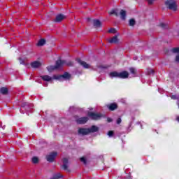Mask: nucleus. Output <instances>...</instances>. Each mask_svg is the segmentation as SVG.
Segmentation results:
<instances>
[{"label": "nucleus", "instance_id": "f257e3e1", "mask_svg": "<svg viewBox=\"0 0 179 179\" xmlns=\"http://www.w3.org/2000/svg\"><path fill=\"white\" fill-rule=\"evenodd\" d=\"M63 65H67L68 66H72V65H73V63H72V62H67L65 60L59 59L56 62L55 66H50L48 67V69L50 72H51V71H54L55 69H58V68H61V66H63Z\"/></svg>", "mask_w": 179, "mask_h": 179}, {"label": "nucleus", "instance_id": "f03ea898", "mask_svg": "<svg viewBox=\"0 0 179 179\" xmlns=\"http://www.w3.org/2000/svg\"><path fill=\"white\" fill-rule=\"evenodd\" d=\"M165 5L168 9L173 10V12H177L178 10V5L176 0H167L165 1Z\"/></svg>", "mask_w": 179, "mask_h": 179}, {"label": "nucleus", "instance_id": "7ed1b4c3", "mask_svg": "<svg viewBox=\"0 0 179 179\" xmlns=\"http://www.w3.org/2000/svg\"><path fill=\"white\" fill-rule=\"evenodd\" d=\"M88 117H90V118H91V120H94V121H98L99 120H101V118H103V117H104V115H103L100 113H93V112H89Z\"/></svg>", "mask_w": 179, "mask_h": 179}, {"label": "nucleus", "instance_id": "20e7f679", "mask_svg": "<svg viewBox=\"0 0 179 179\" xmlns=\"http://www.w3.org/2000/svg\"><path fill=\"white\" fill-rule=\"evenodd\" d=\"M69 78H71V74L66 72L62 76H53V79H56L57 80H62V79H69Z\"/></svg>", "mask_w": 179, "mask_h": 179}, {"label": "nucleus", "instance_id": "39448f33", "mask_svg": "<svg viewBox=\"0 0 179 179\" xmlns=\"http://www.w3.org/2000/svg\"><path fill=\"white\" fill-rule=\"evenodd\" d=\"M57 153L54 152H51L50 155H47L46 159L48 162H50V163H52L54 160H55V157H57Z\"/></svg>", "mask_w": 179, "mask_h": 179}, {"label": "nucleus", "instance_id": "423d86ee", "mask_svg": "<svg viewBox=\"0 0 179 179\" xmlns=\"http://www.w3.org/2000/svg\"><path fill=\"white\" fill-rule=\"evenodd\" d=\"M22 108H24L26 111H29V110H31V108H33V104L29 103L27 102H24L22 103Z\"/></svg>", "mask_w": 179, "mask_h": 179}, {"label": "nucleus", "instance_id": "0eeeda50", "mask_svg": "<svg viewBox=\"0 0 179 179\" xmlns=\"http://www.w3.org/2000/svg\"><path fill=\"white\" fill-rule=\"evenodd\" d=\"M76 61L78 63L80 64V65H81V66H83V68H85L86 69H89V68H90V65H89L87 63L83 61L82 59H77Z\"/></svg>", "mask_w": 179, "mask_h": 179}, {"label": "nucleus", "instance_id": "6e6552de", "mask_svg": "<svg viewBox=\"0 0 179 179\" xmlns=\"http://www.w3.org/2000/svg\"><path fill=\"white\" fill-rule=\"evenodd\" d=\"M87 121H89L87 117H83L76 120L77 124H86Z\"/></svg>", "mask_w": 179, "mask_h": 179}, {"label": "nucleus", "instance_id": "1a4fd4ad", "mask_svg": "<svg viewBox=\"0 0 179 179\" xmlns=\"http://www.w3.org/2000/svg\"><path fill=\"white\" fill-rule=\"evenodd\" d=\"M41 78L45 82H52V80L55 79L54 77H50L48 75L41 76Z\"/></svg>", "mask_w": 179, "mask_h": 179}, {"label": "nucleus", "instance_id": "9d476101", "mask_svg": "<svg viewBox=\"0 0 179 179\" xmlns=\"http://www.w3.org/2000/svg\"><path fill=\"white\" fill-rule=\"evenodd\" d=\"M65 19V15L62 14H59L56 16L54 22H56L57 23H59V22H62Z\"/></svg>", "mask_w": 179, "mask_h": 179}, {"label": "nucleus", "instance_id": "9b49d317", "mask_svg": "<svg viewBox=\"0 0 179 179\" xmlns=\"http://www.w3.org/2000/svg\"><path fill=\"white\" fill-rule=\"evenodd\" d=\"M129 76V73L127 71H122L119 73V78L120 79H127Z\"/></svg>", "mask_w": 179, "mask_h": 179}, {"label": "nucleus", "instance_id": "f8f14e48", "mask_svg": "<svg viewBox=\"0 0 179 179\" xmlns=\"http://www.w3.org/2000/svg\"><path fill=\"white\" fill-rule=\"evenodd\" d=\"M78 134L80 135H87V134H90V131L89 129L81 128L78 129Z\"/></svg>", "mask_w": 179, "mask_h": 179}, {"label": "nucleus", "instance_id": "ddd939ff", "mask_svg": "<svg viewBox=\"0 0 179 179\" xmlns=\"http://www.w3.org/2000/svg\"><path fill=\"white\" fill-rule=\"evenodd\" d=\"M63 165L62 169L65 170V171H69V169H68V159L64 158L62 159Z\"/></svg>", "mask_w": 179, "mask_h": 179}, {"label": "nucleus", "instance_id": "4468645a", "mask_svg": "<svg viewBox=\"0 0 179 179\" xmlns=\"http://www.w3.org/2000/svg\"><path fill=\"white\" fill-rule=\"evenodd\" d=\"M109 43H110V44H118V36L117 35L113 36L109 40Z\"/></svg>", "mask_w": 179, "mask_h": 179}, {"label": "nucleus", "instance_id": "2eb2a0df", "mask_svg": "<svg viewBox=\"0 0 179 179\" xmlns=\"http://www.w3.org/2000/svg\"><path fill=\"white\" fill-rule=\"evenodd\" d=\"M31 66L32 68H40V66H41V63L38 61H34L31 63Z\"/></svg>", "mask_w": 179, "mask_h": 179}, {"label": "nucleus", "instance_id": "dca6fc26", "mask_svg": "<svg viewBox=\"0 0 179 179\" xmlns=\"http://www.w3.org/2000/svg\"><path fill=\"white\" fill-rule=\"evenodd\" d=\"M117 108L118 106L116 103H110V105H108V108H109L110 111H114V110H117Z\"/></svg>", "mask_w": 179, "mask_h": 179}, {"label": "nucleus", "instance_id": "f3484780", "mask_svg": "<svg viewBox=\"0 0 179 179\" xmlns=\"http://www.w3.org/2000/svg\"><path fill=\"white\" fill-rule=\"evenodd\" d=\"M93 24L94 27H101V22L99 20H94Z\"/></svg>", "mask_w": 179, "mask_h": 179}, {"label": "nucleus", "instance_id": "a211bd4d", "mask_svg": "<svg viewBox=\"0 0 179 179\" xmlns=\"http://www.w3.org/2000/svg\"><path fill=\"white\" fill-rule=\"evenodd\" d=\"M110 78H119V73L117 71H112L109 73Z\"/></svg>", "mask_w": 179, "mask_h": 179}, {"label": "nucleus", "instance_id": "6ab92c4d", "mask_svg": "<svg viewBox=\"0 0 179 179\" xmlns=\"http://www.w3.org/2000/svg\"><path fill=\"white\" fill-rule=\"evenodd\" d=\"M127 16V12L124 10H120V17L122 20H125V17Z\"/></svg>", "mask_w": 179, "mask_h": 179}, {"label": "nucleus", "instance_id": "aec40b11", "mask_svg": "<svg viewBox=\"0 0 179 179\" xmlns=\"http://www.w3.org/2000/svg\"><path fill=\"white\" fill-rule=\"evenodd\" d=\"M88 129L90 131V132H97V131H99V127H97L96 126H92V127H90Z\"/></svg>", "mask_w": 179, "mask_h": 179}, {"label": "nucleus", "instance_id": "412c9836", "mask_svg": "<svg viewBox=\"0 0 179 179\" xmlns=\"http://www.w3.org/2000/svg\"><path fill=\"white\" fill-rule=\"evenodd\" d=\"M0 92L1 94H8V88H6V87L1 88Z\"/></svg>", "mask_w": 179, "mask_h": 179}, {"label": "nucleus", "instance_id": "4be33fe9", "mask_svg": "<svg viewBox=\"0 0 179 179\" xmlns=\"http://www.w3.org/2000/svg\"><path fill=\"white\" fill-rule=\"evenodd\" d=\"M45 44V41L44 39H41L38 43L37 45L38 46H41V45H44Z\"/></svg>", "mask_w": 179, "mask_h": 179}, {"label": "nucleus", "instance_id": "5701e85b", "mask_svg": "<svg viewBox=\"0 0 179 179\" xmlns=\"http://www.w3.org/2000/svg\"><path fill=\"white\" fill-rule=\"evenodd\" d=\"M110 15H115V16H118V10H112L110 13Z\"/></svg>", "mask_w": 179, "mask_h": 179}, {"label": "nucleus", "instance_id": "b1692460", "mask_svg": "<svg viewBox=\"0 0 179 179\" xmlns=\"http://www.w3.org/2000/svg\"><path fill=\"white\" fill-rule=\"evenodd\" d=\"M108 33H112L113 34H115V33H117V29H115V28H110L108 31Z\"/></svg>", "mask_w": 179, "mask_h": 179}, {"label": "nucleus", "instance_id": "393cba45", "mask_svg": "<svg viewBox=\"0 0 179 179\" xmlns=\"http://www.w3.org/2000/svg\"><path fill=\"white\" fill-rule=\"evenodd\" d=\"M32 163H34V164H37V163H38V158L37 157H34L32 158Z\"/></svg>", "mask_w": 179, "mask_h": 179}, {"label": "nucleus", "instance_id": "a878e982", "mask_svg": "<svg viewBox=\"0 0 179 179\" xmlns=\"http://www.w3.org/2000/svg\"><path fill=\"white\" fill-rule=\"evenodd\" d=\"M55 179H59V178H62V175H61V173H57L53 176Z\"/></svg>", "mask_w": 179, "mask_h": 179}, {"label": "nucleus", "instance_id": "bb28decb", "mask_svg": "<svg viewBox=\"0 0 179 179\" xmlns=\"http://www.w3.org/2000/svg\"><path fill=\"white\" fill-rule=\"evenodd\" d=\"M129 71H130V73H132V75H135L136 73V69L134 68H130Z\"/></svg>", "mask_w": 179, "mask_h": 179}, {"label": "nucleus", "instance_id": "cd10ccee", "mask_svg": "<svg viewBox=\"0 0 179 179\" xmlns=\"http://www.w3.org/2000/svg\"><path fill=\"white\" fill-rule=\"evenodd\" d=\"M129 26H135V20L131 19L129 20Z\"/></svg>", "mask_w": 179, "mask_h": 179}, {"label": "nucleus", "instance_id": "c85d7f7f", "mask_svg": "<svg viewBox=\"0 0 179 179\" xmlns=\"http://www.w3.org/2000/svg\"><path fill=\"white\" fill-rule=\"evenodd\" d=\"M172 52H173L174 54L177 53V52H179V48H173L171 50Z\"/></svg>", "mask_w": 179, "mask_h": 179}, {"label": "nucleus", "instance_id": "c756f323", "mask_svg": "<svg viewBox=\"0 0 179 179\" xmlns=\"http://www.w3.org/2000/svg\"><path fill=\"white\" fill-rule=\"evenodd\" d=\"M148 75H153L155 73V71L152 69L148 70Z\"/></svg>", "mask_w": 179, "mask_h": 179}, {"label": "nucleus", "instance_id": "7c9ffc66", "mask_svg": "<svg viewBox=\"0 0 179 179\" xmlns=\"http://www.w3.org/2000/svg\"><path fill=\"white\" fill-rule=\"evenodd\" d=\"M148 5H153V3H155V2L156 1V0H146Z\"/></svg>", "mask_w": 179, "mask_h": 179}, {"label": "nucleus", "instance_id": "2f4dec72", "mask_svg": "<svg viewBox=\"0 0 179 179\" xmlns=\"http://www.w3.org/2000/svg\"><path fill=\"white\" fill-rule=\"evenodd\" d=\"M172 100H179V95H172L171 96Z\"/></svg>", "mask_w": 179, "mask_h": 179}, {"label": "nucleus", "instance_id": "473e14b6", "mask_svg": "<svg viewBox=\"0 0 179 179\" xmlns=\"http://www.w3.org/2000/svg\"><path fill=\"white\" fill-rule=\"evenodd\" d=\"M80 162H82L83 163H84V164H86V158L85 157H81L80 159Z\"/></svg>", "mask_w": 179, "mask_h": 179}, {"label": "nucleus", "instance_id": "72a5a7b5", "mask_svg": "<svg viewBox=\"0 0 179 179\" xmlns=\"http://www.w3.org/2000/svg\"><path fill=\"white\" fill-rule=\"evenodd\" d=\"M108 136H110V137L113 136V135H114V131H109L108 132Z\"/></svg>", "mask_w": 179, "mask_h": 179}, {"label": "nucleus", "instance_id": "f704fd0d", "mask_svg": "<svg viewBox=\"0 0 179 179\" xmlns=\"http://www.w3.org/2000/svg\"><path fill=\"white\" fill-rule=\"evenodd\" d=\"M160 27H162V29H166V24L164 23H161Z\"/></svg>", "mask_w": 179, "mask_h": 179}, {"label": "nucleus", "instance_id": "c9c22d12", "mask_svg": "<svg viewBox=\"0 0 179 179\" xmlns=\"http://www.w3.org/2000/svg\"><path fill=\"white\" fill-rule=\"evenodd\" d=\"M19 61H20V64H24V62L23 61V59H22V58H19Z\"/></svg>", "mask_w": 179, "mask_h": 179}, {"label": "nucleus", "instance_id": "e433bc0d", "mask_svg": "<svg viewBox=\"0 0 179 179\" xmlns=\"http://www.w3.org/2000/svg\"><path fill=\"white\" fill-rule=\"evenodd\" d=\"M176 62H178L179 63V55H178L176 57Z\"/></svg>", "mask_w": 179, "mask_h": 179}, {"label": "nucleus", "instance_id": "4c0bfd02", "mask_svg": "<svg viewBox=\"0 0 179 179\" xmlns=\"http://www.w3.org/2000/svg\"><path fill=\"white\" fill-rule=\"evenodd\" d=\"M107 121H108V122H113V119L108 117Z\"/></svg>", "mask_w": 179, "mask_h": 179}, {"label": "nucleus", "instance_id": "58836bf2", "mask_svg": "<svg viewBox=\"0 0 179 179\" xmlns=\"http://www.w3.org/2000/svg\"><path fill=\"white\" fill-rule=\"evenodd\" d=\"M121 118H118L117 120V124H120V123L121 122Z\"/></svg>", "mask_w": 179, "mask_h": 179}, {"label": "nucleus", "instance_id": "ea45409f", "mask_svg": "<svg viewBox=\"0 0 179 179\" xmlns=\"http://www.w3.org/2000/svg\"><path fill=\"white\" fill-rule=\"evenodd\" d=\"M0 127L2 128L3 129H5V126H2L1 122H0Z\"/></svg>", "mask_w": 179, "mask_h": 179}, {"label": "nucleus", "instance_id": "a19ab883", "mask_svg": "<svg viewBox=\"0 0 179 179\" xmlns=\"http://www.w3.org/2000/svg\"><path fill=\"white\" fill-rule=\"evenodd\" d=\"M44 86L47 87V86H48V83H45Z\"/></svg>", "mask_w": 179, "mask_h": 179}, {"label": "nucleus", "instance_id": "79ce46f5", "mask_svg": "<svg viewBox=\"0 0 179 179\" xmlns=\"http://www.w3.org/2000/svg\"><path fill=\"white\" fill-rule=\"evenodd\" d=\"M98 68H103L101 66H99Z\"/></svg>", "mask_w": 179, "mask_h": 179}, {"label": "nucleus", "instance_id": "37998d69", "mask_svg": "<svg viewBox=\"0 0 179 179\" xmlns=\"http://www.w3.org/2000/svg\"><path fill=\"white\" fill-rule=\"evenodd\" d=\"M50 179H55V178L54 176H53L52 178H50Z\"/></svg>", "mask_w": 179, "mask_h": 179}, {"label": "nucleus", "instance_id": "c03bdc74", "mask_svg": "<svg viewBox=\"0 0 179 179\" xmlns=\"http://www.w3.org/2000/svg\"><path fill=\"white\" fill-rule=\"evenodd\" d=\"M88 20H90V18H88Z\"/></svg>", "mask_w": 179, "mask_h": 179}, {"label": "nucleus", "instance_id": "a18cd8bd", "mask_svg": "<svg viewBox=\"0 0 179 179\" xmlns=\"http://www.w3.org/2000/svg\"><path fill=\"white\" fill-rule=\"evenodd\" d=\"M21 113L23 114V112H22V111H21Z\"/></svg>", "mask_w": 179, "mask_h": 179}]
</instances>
